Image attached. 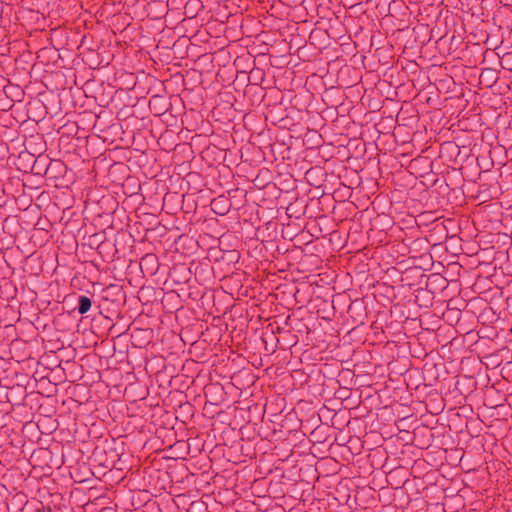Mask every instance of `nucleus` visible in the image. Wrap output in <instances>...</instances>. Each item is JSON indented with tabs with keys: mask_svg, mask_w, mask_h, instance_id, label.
Here are the masks:
<instances>
[{
	"mask_svg": "<svg viewBox=\"0 0 512 512\" xmlns=\"http://www.w3.org/2000/svg\"><path fill=\"white\" fill-rule=\"evenodd\" d=\"M501 66L503 69H506L508 71L512 72V52H508L504 54Z\"/></svg>",
	"mask_w": 512,
	"mask_h": 512,
	"instance_id": "f03ea898",
	"label": "nucleus"
},
{
	"mask_svg": "<svg viewBox=\"0 0 512 512\" xmlns=\"http://www.w3.org/2000/svg\"><path fill=\"white\" fill-rule=\"evenodd\" d=\"M92 306V301L89 297L85 295L79 296L78 300V312L80 314H86Z\"/></svg>",
	"mask_w": 512,
	"mask_h": 512,
	"instance_id": "f257e3e1",
	"label": "nucleus"
},
{
	"mask_svg": "<svg viewBox=\"0 0 512 512\" xmlns=\"http://www.w3.org/2000/svg\"><path fill=\"white\" fill-rule=\"evenodd\" d=\"M153 258V255H146L145 259Z\"/></svg>",
	"mask_w": 512,
	"mask_h": 512,
	"instance_id": "7ed1b4c3",
	"label": "nucleus"
}]
</instances>
